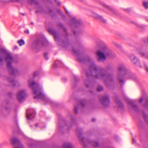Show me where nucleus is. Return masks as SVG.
Returning a JSON list of instances; mask_svg holds the SVG:
<instances>
[{
  "mask_svg": "<svg viewBox=\"0 0 148 148\" xmlns=\"http://www.w3.org/2000/svg\"><path fill=\"white\" fill-rule=\"evenodd\" d=\"M121 109L123 108L124 107V106H123V104H122L121 103Z\"/></svg>",
  "mask_w": 148,
  "mask_h": 148,
  "instance_id": "obj_42",
  "label": "nucleus"
},
{
  "mask_svg": "<svg viewBox=\"0 0 148 148\" xmlns=\"http://www.w3.org/2000/svg\"><path fill=\"white\" fill-rule=\"evenodd\" d=\"M119 70H120V68H119Z\"/></svg>",
  "mask_w": 148,
  "mask_h": 148,
  "instance_id": "obj_53",
  "label": "nucleus"
},
{
  "mask_svg": "<svg viewBox=\"0 0 148 148\" xmlns=\"http://www.w3.org/2000/svg\"><path fill=\"white\" fill-rule=\"evenodd\" d=\"M27 2L30 4H34L36 5V12L46 13V12L43 8L42 6L39 5V3L37 0H27Z\"/></svg>",
  "mask_w": 148,
  "mask_h": 148,
  "instance_id": "obj_7",
  "label": "nucleus"
},
{
  "mask_svg": "<svg viewBox=\"0 0 148 148\" xmlns=\"http://www.w3.org/2000/svg\"><path fill=\"white\" fill-rule=\"evenodd\" d=\"M75 120L72 117L71 118V121L70 123H66L65 122H63L62 123H58V126L59 130H60L62 128L69 130L70 128L72 126V124H75Z\"/></svg>",
  "mask_w": 148,
  "mask_h": 148,
  "instance_id": "obj_8",
  "label": "nucleus"
},
{
  "mask_svg": "<svg viewBox=\"0 0 148 148\" xmlns=\"http://www.w3.org/2000/svg\"><path fill=\"white\" fill-rule=\"evenodd\" d=\"M96 54L98 57L97 58V60L99 62H103L107 58L112 56L111 51L105 45L101 47V50L98 51Z\"/></svg>",
  "mask_w": 148,
  "mask_h": 148,
  "instance_id": "obj_4",
  "label": "nucleus"
},
{
  "mask_svg": "<svg viewBox=\"0 0 148 148\" xmlns=\"http://www.w3.org/2000/svg\"><path fill=\"white\" fill-rule=\"evenodd\" d=\"M31 24L32 25H33V23H31Z\"/></svg>",
  "mask_w": 148,
  "mask_h": 148,
  "instance_id": "obj_52",
  "label": "nucleus"
},
{
  "mask_svg": "<svg viewBox=\"0 0 148 148\" xmlns=\"http://www.w3.org/2000/svg\"><path fill=\"white\" fill-rule=\"evenodd\" d=\"M101 4L103 7L107 8L110 11L113 13L114 14H117V11L112 7L107 5L103 2H101Z\"/></svg>",
  "mask_w": 148,
  "mask_h": 148,
  "instance_id": "obj_20",
  "label": "nucleus"
},
{
  "mask_svg": "<svg viewBox=\"0 0 148 148\" xmlns=\"http://www.w3.org/2000/svg\"><path fill=\"white\" fill-rule=\"evenodd\" d=\"M71 23H72V24H71V26H72V25H73V26H75L74 25V24H73V23H72V19L71 20Z\"/></svg>",
  "mask_w": 148,
  "mask_h": 148,
  "instance_id": "obj_45",
  "label": "nucleus"
},
{
  "mask_svg": "<svg viewBox=\"0 0 148 148\" xmlns=\"http://www.w3.org/2000/svg\"><path fill=\"white\" fill-rule=\"evenodd\" d=\"M143 118L145 121L146 123H148V117L146 114H143Z\"/></svg>",
  "mask_w": 148,
  "mask_h": 148,
  "instance_id": "obj_28",
  "label": "nucleus"
},
{
  "mask_svg": "<svg viewBox=\"0 0 148 148\" xmlns=\"http://www.w3.org/2000/svg\"><path fill=\"white\" fill-rule=\"evenodd\" d=\"M59 26L63 29L65 34V37L64 39L62 42L61 43H60V42L59 41L60 40L59 37L58 33L56 31L51 29H49V31L53 35L55 40L56 41H58L59 44H60L63 47H67L68 46H71V44L69 43V42L67 38V34L66 32V28L62 24H60L59 25Z\"/></svg>",
  "mask_w": 148,
  "mask_h": 148,
  "instance_id": "obj_3",
  "label": "nucleus"
},
{
  "mask_svg": "<svg viewBox=\"0 0 148 148\" xmlns=\"http://www.w3.org/2000/svg\"><path fill=\"white\" fill-rule=\"evenodd\" d=\"M27 117L28 120L32 119L35 116V112L32 109L28 110L27 111Z\"/></svg>",
  "mask_w": 148,
  "mask_h": 148,
  "instance_id": "obj_17",
  "label": "nucleus"
},
{
  "mask_svg": "<svg viewBox=\"0 0 148 148\" xmlns=\"http://www.w3.org/2000/svg\"><path fill=\"white\" fill-rule=\"evenodd\" d=\"M132 23H134L135 25H138L137 23H134V22H132Z\"/></svg>",
  "mask_w": 148,
  "mask_h": 148,
  "instance_id": "obj_47",
  "label": "nucleus"
},
{
  "mask_svg": "<svg viewBox=\"0 0 148 148\" xmlns=\"http://www.w3.org/2000/svg\"><path fill=\"white\" fill-rule=\"evenodd\" d=\"M146 19L147 21H148V17H146Z\"/></svg>",
  "mask_w": 148,
  "mask_h": 148,
  "instance_id": "obj_48",
  "label": "nucleus"
},
{
  "mask_svg": "<svg viewBox=\"0 0 148 148\" xmlns=\"http://www.w3.org/2000/svg\"><path fill=\"white\" fill-rule=\"evenodd\" d=\"M115 103V108L118 110L120 108V101L119 95H116L114 97Z\"/></svg>",
  "mask_w": 148,
  "mask_h": 148,
  "instance_id": "obj_18",
  "label": "nucleus"
},
{
  "mask_svg": "<svg viewBox=\"0 0 148 148\" xmlns=\"http://www.w3.org/2000/svg\"><path fill=\"white\" fill-rule=\"evenodd\" d=\"M58 3L59 5H60L61 4V3L60 2H58Z\"/></svg>",
  "mask_w": 148,
  "mask_h": 148,
  "instance_id": "obj_51",
  "label": "nucleus"
},
{
  "mask_svg": "<svg viewBox=\"0 0 148 148\" xmlns=\"http://www.w3.org/2000/svg\"><path fill=\"white\" fill-rule=\"evenodd\" d=\"M44 56L46 60H47L49 58L48 56V54L47 53H45L44 54Z\"/></svg>",
  "mask_w": 148,
  "mask_h": 148,
  "instance_id": "obj_33",
  "label": "nucleus"
},
{
  "mask_svg": "<svg viewBox=\"0 0 148 148\" xmlns=\"http://www.w3.org/2000/svg\"><path fill=\"white\" fill-rule=\"evenodd\" d=\"M62 148H74V147L71 143L66 142L63 145Z\"/></svg>",
  "mask_w": 148,
  "mask_h": 148,
  "instance_id": "obj_24",
  "label": "nucleus"
},
{
  "mask_svg": "<svg viewBox=\"0 0 148 148\" xmlns=\"http://www.w3.org/2000/svg\"><path fill=\"white\" fill-rule=\"evenodd\" d=\"M72 50L76 55L78 61L83 63L86 62L91 63L90 68V71L89 73L86 72V79L84 80V83L86 87L90 88L92 86L93 84L92 79L93 77L104 81L107 86L108 82L112 81L113 75L108 73L106 69L97 66L93 59L90 56L84 57L79 51L75 50L74 48H73Z\"/></svg>",
  "mask_w": 148,
  "mask_h": 148,
  "instance_id": "obj_1",
  "label": "nucleus"
},
{
  "mask_svg": "<svg viewBox=\"0 0 148 148\" xmlns=\"http://www.w3.org/2000/svg\"><path fill=\"white\" fill-rule=\"evenodd\" d=\"M48 13L50 14H52L53 12V10L51 9H50V8L48 10Z\"/></svg>",
  "mask_w": 148,
  "mask_h": 148,
  "instance_id": "obj_32",
  "label": "nucleus"
},
{
  "mask_svg": "<svg viewBox=\"0 0 148 148\" xmlns=\"http://www.w3.org/2000/svg\"><path fill=\"white\" fill-rule=\"evenodd\" d=\"M73 33H74V34L75 35V36H77V35L78 34V32H77L76 31H73Z\"/></svg>",
  "mask_w": 148,
  "mask_h": 148,
  "instance_id": "obj_34",
  "label": "nucleus"
},
{
  "mask_svg": "<svg viewBox=\"0 0 148 148\" xmlns=\"http://www.w3.org/2000/svg\"><path fill=\"white\" fill-rule=\"evenodd\" d=\"M143 101V106L147 109H148V96L145 94L143 96L142 98L139 100L140 102Z\"/></svg>",
  "mask_w": 148,
  "mask_h": 148,
  "instance_id": "obj_16",
  "label": "nucleus"
},
{
  "mask_svg": "<svg viewBox=\"0 0 148 148\" xmlns=\"http://www.w3.org/2000/svg\"><path fill=\"white\" fill-rule=\"evenodd\" d=\"M127 104L130 106V108L136 112L139 111V109L137 106L135 104V102L133 101L130 100H127Z\"/></svg>",
  "mask_w": 148,
  "mask_h": 148,
  "instance_id": "obj_15",
  "label": "nucleus"
},
{
  "mask_svg": "<svg viewBox=\"0 0 148 148\" xmlns=\"http://www.w3.org/2000/svg\"><path fill=\"white\" fill-rule=\"evenodd\" d=\"M92 15L93 17L102 22L105 23L106 22V20L103 18L102 16L99 15L95 12H93Z\"/></svg>",
  "mask_w": 148,
  "mask_h": 148,
  "instance_id": "obj_19",
  "label": "nucleus"
},
{
  "mask_svg": "<svg viewBox=\"0 0 148 148\" xmlns=\"http://www.w3.org/2000/svg\"><path fill=\"white\" fill-rule=\"evenodd\" d=\"M143 41L144 43H148V38H143Z\"/></svg>",
  "mask_w": 148,
  "mask_h": 148,
  "instance_id": "obj_31",
  "label": "nucleus"
},
{
  "mask_svg": "<svg viewBox=\"0 0 148 148\" xmlns=\"http://www.w3.org/2000/svg\"><path fill=\"white\" fill-rule=\"evenodd\" d=\"M115 139H116V140H117V138H116V137H115Z\"/></svg>",
  "mask_w": 148,
  "mask_h": 148,
  "instance_id": "obj_54",
  "label": "nucleus"
},
{
  "mask_svg": "<svg viewBox=\"0 0 148 148\" xmlns=\"http://www.w3.org/2000/svg\"><path fill=\"white\" fill-rule=\"evenodd\" d=\"M103 87L102 86H99L97 88V90L98 91H101L103 90Z\"/></svg>",
  "mask_w": 148,
  "mask_h": 148,
  "instance_id": "obj_29",
  "label": "nucleus"
},
{
  "mask_svg": "<svg viewBox=\"0 0 148 148\" xmlns=\"http://www.w3.org/2000/svg\"><path fill=\"white\" fill-rule=\"evenodd\" d=\"M121 96H123V97L124 96V92H123V91H122L121 90Z\"/></svg>",
  "mask_w": 148,
  "mask_h": 148,
  "instance_id": "obj_35",
  "label": "nucleus"
},
{
  "mask_svg": "<svg viewBox=\"0 0 148 148\" xmlns=\"http://www.w3.org/2000/svg\"><path fill=\"white\" fill-rule=\"evenodd\" d=\"M100 101L104 107L108 106L110 104L109 97L107 95H105L101 97L100 98Z\"/></svg>",
  "mask_w": 148,
  "mask_h": 148,
  "instance_id": "obj_9",
  "label": "nucleus"
},
{
  "mask_svg": "<svg viewBox=\"0 0 148 148\" xmlns=\"http://www.w3.org/2000/svg\"><path fill=\"white\" fill-rule=\"evenodd\" d=\"M58 12H59V14H61V15H63L62 13V12L61 11V10H58Z\"/></svg>",
  "mask_w": 148,
  "mask_h": 148,
  "instance_id": "obj_38",
  "label": "nucleus"
},
{
  "mask_svg": "<svg viewBox=\"0 0 148 148\" xmlns=\"http://www.w3.org/2000/svg\"><path fill=\"white\" fill-rule=\"evenodd\" d=\"M16 116H15V117L14 118V119L15 121L16 120Z\"/></svg>",
  "mask_w": 148,
  "mask_h": 148,
  "instance_id": "obj_50",
  "label": "nucleus"
},
{
  "mask_svg": "<svg viewBox=\"0 0 148 148\" xmlns=\"http://www.w3.org/2000/svg\"><path fill=\"white\" fill-rule=\"evenodd\" d=\"M74 79L75 80V83H76L77 82H78L79 80V79L78 77L76 75H75L74 76Z\"/></svg>",
  "mask_w": 148,
  "mask_h": 148,
  "instance_id": "obj_30",
  "label": "nucleus"
},
{
  "mask_svg": "<svg viewBox=\"0 0 148 148\" xmlns=\"http://www.w3.org/2000/svg\"><path fill=\"white\" fill-rule=\"evenodd\" d=\"M29 87L33 90L34 99H40L45 101V97L42 92L41 88L39 85L34 81L33 79H30L28 81Z\"/></svg>",
  "mask_w": 148,
  "mask_h": 148,
  "instance_id": "obj_2",
  "label": "nucleus"
},
{
  "mask_svg": "<svg viewBox=\"0 0 148 148\" xmlns=\"http://www.w3.org/2000/svg\"><path fill=\"white\" fill-rule=\"evenodd\" d=\"M43 2H46L47 0H41Z\"/></svg>",
  "mask_w": 148,
  "mask_h": 148,
  "instance_id": "obj_46",
  "label": "nucleus"
},
{
  "mask_svg": "<svg viewBox=\"0 0 148 148\" xmlns=\"http://www.w3.org/2000/svg\"><path fill=\"white\" fill-rule=\"evenodd\" d=\"M143 5L146 9H148V2L144 1L143 2Z\"/></svg>",
  "mask_w": 148,
  "mask_h": 148,
  "instance_id": "obj_26",
  "label": "nucleus"
},
{
  "mask_svg": "<svg viewBox=\"0 0 148 148\" xmlns=\"http://www.w3.org/2000/svg\"><path fill=\"white\" fill-rule=\"evenodd\" d=\"M24 32H25V33H27L28 34H29V31L28 30H27L26 31H24Z\"/></svg>",
  "mask_w": 148,
  "mask_h": 148,
  "instance_id": "obj_39",
  "label": "nucleus"
},
{
  "mask_svg": "<svg viewBox=\"0 0 148 148\" xmlns=\"http://www.w3.org/2000/svg\"><path fill=\"white\" fill-rule=\"evenodd\" d=\"M1 110L2 112L5 111L9 113L11 110V108L3 104L1 106Z\"/></svg>",
  "mask_w": 148,
  "mask_h": 148,
  "instance_id": "obj_22",
  "label": "nucleus"
},
{
  "mask_svg": "<svg viewBox=\"0 0 148 148\" xmlns=\"http://www.w3.org/2000/svg\"><path fill=\"white\" fill-rule=\"evenodd\" d=\"M62 64L61 61L59 60H56L55 61L53 64V67L55 68L58 66H62Z\"/></svg>",
  "mask_w": 148,
  "mask_h": 148,
  "instance_id": "obj_25",
  "label": "nucleus"
},
{
  "mask_svg": "<svg viewBox=\"0 0 148 148\" xmlns=\"http://www.w3.org/2000/svg\"><path fill=\"white\" fill-rule=\"evenodd\" d=\"M38 74V73L37 72H35L34 73V76H36Z\"/></svg>",
  "mask_w": 148,
  "mask_h": 148,
  "instance_id": "obj_36",
  "label": "nucleus"
},
{
  "mask_svg": "<svg viewBox=\"0 0 148 148\" xmlns=\"http://www.w3.org/2000/svg\"><path fill=\"white\" fill-rule=\"evenodd\" d=\"M47 43V41L44 38L37 39L35 40L33 43V46L35 47H37L39 45L45 46Z\"/></svg>",
  "mask_w": 148,
  "mask_h": 148,
  "instance_id": "obj_10",
  "label": "nucleus"
},
{
  "mask_svg": "<svg viewBox=\"0 0 148 148\" xmlns=\"http://www.w3.org/2000/svg\"><path fill=\"white\" fill-rule=\"evenodd\" d=\"M128 57L131 62L135 65L139 67H141L139 60L136 57L132 54L128 56Z\"/></svg>",
  "mask_w": 148,
  "mask_h": 148,
  "instance_id": "obj_13",
  "label": "nucleus"
},
{
  "mask_svg": "<svg viewBox=\"0 0 148 148\" xmlns=\"http://www.w3.org/2000/svg\"><path fill=\"white\" fill-rule=\"evenodd\" d=\"M145 69L147 72L148 73V67L146 66L145 67Z\"/></svg>",
  "mask_w": 148,
  "mask_h": 148,
  "instance_id": "obj_37",
  "label": "nucleus"
},
{
  "mask_svg": "<svg viewBox=\"0 0 148 148\" xmlns=\"http://www.w3.org/2000/svg\"><path fill=\"white\" fill-rule=\"evenodd\" d=\"M71 23H72V24H71V26H72V25H73V26H75L74 25V24H73V23H72V19L71 20Z\"/></svg>",
  "mask_w": 148,
  "mask_h": 148,
  "instance_id": "obj_44",
  "label": "nucleus"
},
{
  "mask_svg": "<svg viewBox=\"0 0 148 148\" xmlns=\"http://www.w3.org/2000/svg\"><path fill=\"white\" fill-rule=\"evenodd\" d=\"M134 75L125 67L124 64H121V87L124 84L125 79L128 78H132Z\"/></svg>",
  "mask_w": 148,
  "mask_h": 148,
  "instance_id": "obj_5",
  "label": "nucleus"
},
{
  "mask_svg": "<svg viewBox=\"0 0 148 148\" xmlns=\"http://www.w3.org/2000/svg\"><path fill=\"white\" fill-rule=\"evenodd\" d=\"M17 42L20 46H21L25 44V42L22 39H21L20 40L18 41Z\"/></svg>",
  "mask_w": 148,
  "mask_h": 148,
  "instance_id": "obj_27",
  "label": "nucleus"
},
{
  "mask_svg": "<svg viewBox=\"0 0 148 148\" xmlns=\"http://www.w3.org/2000/svg\"><path fill=\"white\" fill-rule=\"evenodd\" d=\"M5 80L11 83L13 86H15L16 84L18 83L17 81H15L14 79L12 78H10V77H8L5 79Z\"/></svg>",
  "mask_w": 148,
  "mask_h": 148,
  "instance_id": "obj_23",
  "label": "nucleus"
},
{
  "mask_svg": "<svg viewBox=\"0 0 148 148\" xmlns=\"http://www.w3.org/2000/svg\"><path fill=\"white\" fill-rule=\"evenodd\" d=\"M95 119H92V121H95Z\"/></svg>",
  "mask_w": 148,
  "mask_h": 148,
  "instance_id": "obj_49",
  "label": "nucleus"
},
{
  "mask_svg": "<svg viewBox=\"0 0 148 148\" xmlns=\"http://www.w3.org/2000/svg\"><path fill=\"white\" fill-rule=\"evenodd\" d=\"M126 11L127 12H129L130 11V9H127L126 10Z\"/></svg>",
  "mask_w": 148,
  "mask_h": 148,
  "instance_id": "obj_41",
  "label": "nucleus"
},
{
  "mask_svg": "<svg viewBox=\"0 0 148 148\" xmlns=\"http://www.w3.org/2000/svg\"><path fill=\"white\" fill-rule=\"evenodd\" d=\"M26 93L24 90H21L19 91L17 94V98L20 102H22L24 101L26 96Z\"/></svg>",
  "mask_w": 148,
  "mask_h": 148,
  "instance_id": "obj_11",
  "label": "nucleus"
},
{
  "mask_svg": "<svg viewBox=\"0 0 148 148\" xmlns=\"http://www.w3.org/2000/svg\"><path fill=\"white\" fill-rule=\"evenodd\" d=\"M87 103V101L85 99H83L79 101L78 103V105L77 106H74V112L75 113L78 112V108L79 106L84 107Z\"/></svg>",
  "mask_w": 148,
  "mask_h": 148,
  "instance_id": "obj_14",
  "label": "nucleus"
},
{
  "mask_svg": "<svg viewBox=\"0 0 148 148\" xmlns=\"http://www.w3.org/2000/svg\"><path fill=\"white\" fill-rule=\"evenodd\" d=\"M65 9V11H66V13L67 14H69L68 12L67 11V10L66 9Z\"/></svg>",
  "mask_w": 148,
  "mask_h": 148,
  "instance_id": "obj_43",
  "label": "nucleus"
},
{
  "mask_svg": "<svg viewBox=\"0 0 148 148\" xmlns=\"http://www.w3.org/2000/svg\"><path fill=\"white\" fill-rule=\"evenodd\" d=\"M11 141L14 148H24L18 138H13L11 140Z\"/></svg>",
  "mask_w": 148,
  "mask_h": 148,
  "instance_id": "obj_12",
  "label": "nucleus"
},
{
  "mask_svg": "<svg viewBox=\"0 0 148 148\" xmlns=\"http://www.w3.org/2000/svg\"><path fill=\"white\" fill-rule=\"evenodd\" d=\"M136 52L142 57L148 59V44L138 49Z\"/></svg>",
  "mask_w": 148,
  "mask_h": 148,
  "instance_id": "obj_6",
  "label": "nucleus"
},
{
  "mask_svg": "<svg viewBox=\"0 0 148 148\" xmlns=\"http://www.w3.org/2000/svg\"><path fill=\"white\" fill-rule=\"evenodd\" d=\"M72 22L77 27H79L82 24V22L80 20L77 19L74 17L72 18Z\"/></svg>",
  "mask_w": 148,
  "mask_h": 148,
  "instance_id": "obj_21",
  "label": "nucleus"
},
{
  "mask_svg": "<svg viewBox=\"0 0 148 148\" xmlns=\"http://www.w3.org/2000/svg\"><path fill=\"white\" fill-rule=\"evenodd\" d=\"M118 80L119 82H120V77H119V76H118Z\"/></svg>",
  "mask_w": 148,
  "mask_h": 148,
  "instance_id": "obj_40",
  "label": "nucleus"
}]
</instances>
